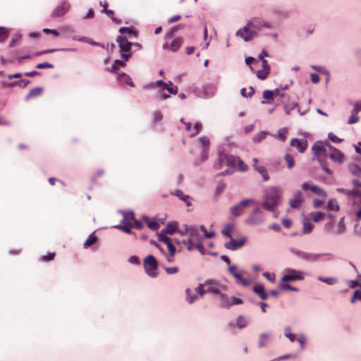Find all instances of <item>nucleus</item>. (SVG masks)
Returning a JSON list of instances; mask_svg holds the SVG:
<instances>
[{
    "label": "nucleus",
    "mask_w": 361,
    "mask_h": 361,
    "mask_svg": "<svg viewBox=\"0 0 361 361\" xmlns=\"http://www.w3.org/2000/svg\"><path fill=\"white\" fill-rule=\"evenodd\" d=\"M263 27L271 28L270 24L264 23L260 18H254L247 23L246 26L238 30L236 35L247 42L257 36V32L261 30Z\"/></svg>",
    "instance_id": "1"
},
{
    "label": "nucleus",
    "mask_w": 361,
    "mask_h": 361,
    "mask_svg": "<svg viewBox=\"0 0 361 361\" xmlns=\"http://www.w3.org/2000/svg\"><path fill=\"white\" fill-rule=\"evenodd\" d=\"M282 191L276 187H270L264 191V202L263 208L269 211H273L279 204Z\"/></svg>",
    "instance_id": "2"
},
{
    "label": "nucleus",
    "mask_w": 361,
    "mask_h": 361,
    "mask_svg": "<svg viewBox=\"0 0 361 361\" xmlns=\"http://www.w3.org/2000/svg\"><path fill=\"white\" fill-rule=\"evenodd\" d=\"M225 286L222 285L219 282L215 280L209 279L204 283H200L195 288V292L200 297H203L204 294L208 293L217 295L218 294H220L221 291L225 290Z\"/></svg>",
    "instance_id": "3"
},
{
    "label": "nucleus",
    "mask_w": 361,
    "mask_h": 361,
    "mask_svg": "<svg viewBox=\"0 0 361 361\" xmlns=\"http://www.w3.org/2000/svg\"><path fill=\"white\" fill-rule=\"evenodd\" d=\"M330 144L328 142H316L312 147V151L314 154V158L317 159L321 164L322 169L328 173L331 174V171L326 167L324 163V159L327 157V151L326 147L329 148Z\"/></svg>",
    "instance_id": "4"
},
{
    "label": "nucleus",
    "mask_w": 361,
    "mask_h": 361,
    "mask_svg": "<svg viewBox=\"0 0 361 361\" xmlns=\"http://www.w3.org/2000/svg\"><path fill=\"white\" fill-rule=\"evenodd\" d=\"M116 42H118L120 48L121 58H123L126 61H128L132 55V53L130 52V51L133 46V43L129 42L126 37L124 36H118Z\"/></svg>",
    "instance_id": "5"
},
{
    "label": "nucleus",
    "mask_w": 361,
    "mask_h": 361,
    "mask_svg": "<svg viewBox=\"0 0 361 361\" xmlns=\"http://www.w3.org/2000/svg\"><path fill=\"white\" fill-rule=\"evenodd\" d=\"M143 263L146 273L149 276L156 277L157 276V269L158 267L156 258L153 255H148L144 259Z\"/></svg>",
    "instance_id": "6"
},
{
    "label": "nucleus",
    "mask_w": 361,
    "mask_h": 361,
    "mask_svg": "<svg viewBox=\"0 0 361 361\" xmlns=\"http://www.w3.org/2000/svg\"><path fill=\"white\" fill-rule=\"evenodd\" d=\"M222 159H226V166L230 168H235L238 166L239 171H246L247 170V166L238 157H225L222 156L220 160Z\"/></svg>",
    "instance_id": "7"
},
{
    "label": "nucleus",
    "mask_w": 361,
    "mask_h": 361,
    "mask_svg": "<svg viewBox=\"0 0 361 361\" xmlns=\"http://www.w3.org/2000/svg\"><path fill=\"white\" fill-rule=\"evenodd\" d=\"M255 200L252 199H246L241 201L239 204L234 205L231 207L230 212L232 216H238L243 214L244 209L249 206L251 203H255Z\"/></svg>",
    "instance_id": "8"
},
{
    "label": "nucleus",
    "mask_w": 361,
    "mask_h": 361,
    "mask_svg": "<svg viewBox=\"0 0 361 361\" xmlns=\"http://www.w3.org/2000/svg\"><path fill=\"white\" fill-rule=\"evenodd\" d=\"M158 240L159 241L162 242L167 245L169 250L167 259L169 262H171L173 261L172 257L174 256L176 252V248L172 243L171 238L167 237L164 234H159Z\"/></svg>",
    "instance_id": "9"
},
{
    "label": "nucleus",
    "mask_w": 361,
    "mask_h": 361,
    "mask_svg": "<svg viewBox=\"0 0 361 361\" xmlns=\"http://www.w3.org/2000/svg\"><path fill=\"white\" fill-rule=\"evenodd\" d=\"M303 272L295 269H287L286 274L281 279V282H288L302 279Z\"/></svg>",
    "instance_id": "10"
},
{
    "label": "nucleus",
    "mask_w": 361,
    "mask_h": 361,
    "mask_svg": "<svg viewBox=\"0 0 361 361\" xmlns=\"http://www.w3.org/2000/svg\"><path fill=\"white\" fill-rule=\"evenodd\" d=\"M246 241V237H242L238 240L231 238L228 242L225 243V247L228 250H236L241 248L245 245Z\"/></svg>",
    "instance_id": "11"
},
{
    "label": "nucleus",
    "mask_w": 361,
    "mask_h": 361,
    "mask_svg": "<svg viewBox=\"0 0 361 361\" xmlns=\"http://www.w3.org/2000/svg\"><path fill=\"white\" fill-rule=\"evenodd\" d=\"M302 188L306 191L310 190L314 194L322 197H326L327 196L326 191L320 188L319 186L316 185H311L307 182L303 183L302 184Z\"/></svg>",
    "instance_id": "12"
},
{
    "label": "nucleus",
    "mask_w": 361,
    "mask_h": 361,
    "mask_svg": "<svg viewBox=\"0 0 361 361\" xmlns=\"http://www.w3.org/2000/svg\"><path fill=\"white\" fill-rule=\"evenodd\" d=\"M264 221L263 214L259 208H257L248 217L247 222L249 224L255 225L261 224Z\"/></svg>",
    "instance_id": "13"
},
{
    "label": "nucleus",
    "mask_w": 361,
    "mask_h": 361,
    "mask_svg": "<svg viewBox=\"0 0 361 361\" xmlns=\"http://www.w3.org/2000/svg\"><path fill=\"white\" fill-rule=\"evenodd\" d=\"M69 8L70 5L68 2H63L53 11L51 15V18H56L63 16Z\"/></svg>",
    "instance_id": "14"
},
{
    "label": "nucleus",
    "mask_w": 361,
    "mask_h": 361,
    "mask_svg": "<svg viewBox=\"0 0 361 361\" xmlns=\"http://www.w3.org/2000/svg\"><path fill=\"white\" fill-rule=\"evenodd\" d=\"M304 202L302 194L300 191H297L292 199L289 201V205L293 209H298Z\"/></svg>",
    "instance_id": "15"
},
{
    "label": "nucleus",
    "mask_w": 361,
    "mask_h": 361,
    "mask_svg": "<svg viewBox=\"0 0 361 361\" xmlns=\"http://www.w3.org/2000/svg\"><path fill=\"white\" fill-rule=\"evenodd\" d=\"M199 142L202 147V161L207 159V152L209 148L210 142L208 137L202 136L199 138Z\"/></svg>",
    "instance_id": "16"
},
{
    "label": "nucleus",
    "mask_w": 361,
    "mask_h": 361,
    "mask_svg": "<svg viewBox=\"0 0 361 361\" xmlns=\"http://www.w3.org/2000/svg\"><path fill=\"white\" fill-rule=\"evenodd\" d=\"M290 145L296 147L299 152L303 153L307 147V142L305 140L293 138L290 142Z\"/></svg>",
    "instance_id": "17"
},
{
    "label": "nucleus",
    "mask_w": 361,
    "mask_h": 361,
    "mask_svg": "<svg viewBox=\"0 0 361 361\" xmlns=\"http://www.w3.org/2000/svg\"><path fill=\"white\" fill-rule=\"evenodd\" d=\"M329 149L331 150V153L329 157L333 161H337L340 164L343 162L344 154L341 151L334 148L332 146H329Z\"/></svg>",
    "instance_id": "18"
},
{
    "label": "nucleus",
    "mask_w": 361,
    "mask_h": 361,
    "mask_svg": "<svg viewBox=\"0 0 361 361\" xmlns=\"http://www.w3.org/2000/svg\"><path fill=\"white\" fill-rule=\"evenodd\" d=\"M222 156L233 157V155L227 154H225L224 152H219V154H218V157H217V159L215 161L214 164V168L216 170H221V169H222V168H223V166L224 165L226 166V159H222V160H220L221 157Z\"/></svg>",
    "instance_id": "19"
},
{
    "label": "nucleus",
    "mask_w": 361,
    "mask_h": 361,
    "mask_svg": "<svg viewBox=\"0 0 361 361\" xmlns=\"http://www.w3.org/2000/svg\"><path fill=\"white\" fill-rule=\"evenodd\" d=\"M219 298V306L222 308H229L231 307V298H228L223 291L217 295Z\"/></svg>",
    "instance_id": "20"
},
{
    "label": "nucleus",
    "mask_w": 361,
    "mask_h": 361,
    "mask_svg": "<svg viewBox=\"0 0 361 361\" xmlns=\"http://www.w3.org/2000/svg\"><path fill=\"white\" fill-rule=\"evenodd\" d=\"M252 290L256 294H257L259 296V298L262 300H265L267 299V294L266 293L264 288L262 284L255 285L253 287Z\"/></svg>",
    "instance_id": "21"
},
{
    "label": "nucleus",
    "mask_w": 361,
    "mask_h": 361,
    "mask_svg": "<svg viewBox=\"0 0 361 361\" xmlns=\"http://www.w3.org/2000/svg\"><path fill=\"white\" fill-rule=\"evenodd\" d=\"M118 80L119 82H121V84H126L130 87H134V84H133L130 77L124 73L118 74Z\"/></svg>",
    "instance_id": "22"
},
{
    "label": "nucleus",
    "mask_w": 361,
    "mask_h": 361,
    "mask_svg": "<svg viewBox=\"0 0 361 361\" xmlns=\"http://www.w3.org/2000/svg\"><path fill=\"white\" fill-rule=\"evenodd\" d=\"M43 92L42 87H35L30 90L29 93L26 96V99L28 100L32 98L39 97Z\"/></svg>",
    "instance_id": "23"
},
{
    "label": "nucleus",
    "mask_w": 361,
    "mask_h": 361,
    "mask_svg": "<svg viewBox=\"0 0 361 361\" xmlns=\"http://www.w3.org/2000/svg\"><path fill=\"white\" fill-rule=\"evenodd\" d=\"M178 224L177 222H171L169 223L166 227L163 230V232L165 233H168L172 235L176 230L178 228Z\"/></svg>",
    "instance_id": "24"
},
{
    "label": "nucleus",
    "mask_w": 361,
    "mask_h": 361,
    "mask_svg": "<svg viewBox=\"0 0 361 361\" xmlns=\"http://www.w3.org/2000/svg\"><path fill=\"white\" fill-rule=\"evenodd\" d=\"M234 228V225L232 224H226L221 231V233L229 238H232V232H233V230Z\"/></svg>",
    "instance_id": "25"
},
{
    "label": "nucleus",
    "mask_w": 361,
    "mask_h": 361,
    "mask_svg": "<svg viewBox=\"0 0 361 361\" xmlns=\"http://www.w3.org/2000/svg\"><path fill=\"white\" fill-rule=\"evenodd\" d=\"M172 194L176 195V196H177L178 197H179L183 201H184L188 207L191 205V203L189 201L190 197L188 195H184L181 190H176Z\"/></svg>",
    "instance_id": "26"
},
{
    "label": "nucleus",
    "mask_w": 361,
    "mask_h": 361,
    "mask_svg": "<svg viewBox=\"0 0 361 361\" xmlns=\"http://www.w3.org/2000/svg\"><path fill=\"white\" fill-rule=\"evenodd\" d=\"M183 39L180 37L175 38L170 44V49L172 51H176L181 46Z\"/></svg>",
    "instance_id": "27"
},
{
    "label": "nucleus",
    "mask_w": 361,
    "mask_h": 361,
    "mask_svg": "<svg viewBox=\"0 0 361 361\" xmlns=\"http://www.w3.org/2000/svg\"><path fill=\"white\" fill-rule=\"evenodd\" d=\"M135 219L134 213L133 212H127L123 214V219L122 221V224H128L129 221L133 224Z\"/></svg>",
    "instance_id": "28"
},
{
    "label": "nucleus",
    "mask_w": 361,
    "mask_h": 361,
    "mask_svg": "<svg viewBox=\"0 0 361 361\" xmlns=\"http://www.w3.org/2000/svg\"><path fill=\"white\" fill-rule=\"evenodd\" d=\"M302 226V233L304 234H307L312 232L313 225L307 219L303 220Z\"/></svg>",
    "instance_id": "29"
},
{
    "label": "nucleus",
    "mask_w": 361,
    "mask_h": 361,
    "mask_svg": "<svg viewBox=\"0 0 361 361\" xmlns=\"http://www.w3.org/2000/svg\"><path fill=\"white\" fill-rule=\"evenodd\" d=\"M284 159L287 164V167L288 169H292L295 166V160H294V157L292 154H289V153H286L284 156Z\"/></svg>",
    "instance_id": "30"
},
{
    "label": "nucleus",
    "mask_w": 361,
    "mask_h": 361,
    "mask_svg": "<svg viewBox=\"0 0 361 361\" xmlns=\"http://www.w3.org/2000/svg\"><path fill=\"white\" fill-rule=\"evenodd\" d=\"M255 170L262 176L264 181H267L269 179V174L263 166L256 167Z\"/></svg>",
    "instance_id": "31"
},
{
    "label": "nucleus",
    "mask_w": 361,
    "mask_h": 361,
    "mask_svg": "<svg viewBox=\"0 0 361 361\" xmlns=\"http://www.w3.org/2000/svg\"><path fill=\"white\" fill-rule=\"evenodd\" d=\"M321 255L319 254H314V253H307V252H302L301 255V257L307 260L310 261H315L317 260Z\"/></svg>",
    "instance_id": "32"
},
{
    "label": "nucleus",
    "mask_w": 361,
    "mask_h": 361,
    "mask_svg": "<svg viewBox=\"0 0 361 361\" xmlns=\"http://www.w3.org/2000/svg\"><path fill=\"white\" fill-rule=\"evenodd\" d=\"M270 73V68H262L257 72V76L260 80H265Z\"/></svg>",
    "instance_id": "33"
},
{
    "label": "nucleus",
    "mask_w": 361,
    "mask_h": 361,
    "mask_svg": "<svg viewBox=\"0 0 361 361\" xmlns=\"http://www.w3.org/2000/svg\"><path fill=\"white\" fill-rule=\"evenodd\" d=\"M97 240V237L94 235V234H91L89 235L88 238L85 241L84 243V247L87 248L90 245H93L94 243H96Z\"/></svg>",
    "instance_id": "34"
},
{
    "label": "nucleus",
    "mask_w": 361,
    "mask_h": 361,
    "mask_svg": "<svg viewBox=\"0 0 361 361\" xmlns=\"http://www.w3.org/2000/svg\"><path fill=\"white\" fill-rule=\"evenodd\" d=\"M269 337H270V336L267 334H262L259 338L258 346L259 348H262V347L265 346Z\"/></svg>",
    "instance_id": "35"
},
{
    "label": "nucleus",
    "mask_w": 361,
    "mask_h": 361,
    "mask_svg": "<svg viewBox=\"0 0 361 361\" xmlns=\"http://www.w3.org/2000/svg\"><path fill=\"white\" fill-rule=\"evenodd\" d=\"M326 209L328 210H333V211H338L339 210V206L338 204V202L336 200L331 199L329 200Z\"/></svg>",
    "instance_id": "36"
},
{
    "label": "nucleus",
    "mask_w": 361,
    "mask_h": 361,
    "mask_svg": "<svg viewBox=\"0 0 361 361\" xmlns=\"http://www.w3.org/2000/svg\"><path fill=\"white\" fill-rule=\"evenodd\" d=\"M238 283H240L243 286H247L250 285V281L248 279H243L240 273H238L234 276Z\"/></svg>",
    "instance_id": "37"
},
{
    "label": "nucleus",
    "mask_w": 361,
    "mask_h": 361,
    "mask_svg": "<svg viewBox=\"0 0 361 361\" xmlns=\"http://www.w3.org/2000/svg\"><path fill=\"white\" fill-rule=\"evenodd\" d=\"M119 32L121 33V34H128L129 35L133 36L134 37H137L136 32L135 30H133L132 28L128 27H121L119 29Z\"/></svg>",
    "instance_id": "38"
},
{
    "label": "nucleus",
    "mask_w": 361,
    "mask_h": 361,
    "mask_svg": "<svg viewBox=\"0 0 361 361\" xmlns=\"http://www.w3.org/2000/svg\"><path fill=\"white\" fill-rule=\"evenodd\" d=\"M144 220L147 223V226L152 231H156L159 228V224L156 221H150L148 218H145Z\"/></svg>",
    "instance_id": "39"
},
{
    "label": "nucleus",
    "mask_w": 361,
    "mask_h": 361,
    "mask_svg": "<svg viewBox=\"0 0 361 361\" xmlns=\"http://www.w3.org/2000/svg\"><path fill=\"white\" fill-rule=\"evenodd\" d=\"M126 66L125 62L123 61L116 59L114 61L113 65L111 66V69L109 70L111 72L116 73L118 67H123Z\"/></svg>",
    "instance_id": "40"
},
{
    "label": "nucleus",
    "mask_w": 361,
    "mask_h": 361,
    "mask_svg": "<svg viewBox=\"0 0 361 361\" xmlns=\"http://www.w3.org/2000/svg\"><path fill=\"white\" fill-rule=\"evenodd\" d=\"M311 216H312V220L314 222H318L324 219L325 214L324 213H322V212H317L314 213H312Z\"/></svg>",
    "instance_id": "41"
},
{
    "label": "nucleus",
    "mask_w": 361,
    "mask_h": 361,
    "mask_svg": "<svg viewBox=\"0 0 361 361\" xmlns=\"http://www.w3.org/2000/svg\"><path fill=\"white\" fill-rule=\"evenodd\" d=\"M8 37V31L4 27H0V42H4Z\"/></svg>",
    "instance_id": "42"
},
{
    "label": "nucleus",
    "mask_w": 361,
    "mask_h": 361,
    "mask_svg": "<svg viewBox=\"0 0 361 361\" xmlns=\"http://www.w3.org/2000/svg\"><path fill=\"white\" fill-rule=\"evenodd\" d=\"M279 288L283 290H290L295 292L299 291V289L298 288L291 286L290 285L285 283L284 282H282L281 283L279 284Z\"/></svg>",
    "instance_id": "43"
},
{
    "label": "nucleus",
    "mask_w": 361,
    "mask_h": 361,
    "mask_svg": "<svg viewBox=\"0 0 361 361\" xmlns=\"http://www.w3.org/2000/svg\"><path fill=\"white\" fill-rule=\"evenodd\" d=\"M191 290L190 288H187L185 290V293L187 295V300L190 304L193 303L195 300H197L198 297L197 295H190Z\"/></svg>",
    "instance_id": "44"
},
{
    "label": "nucleus",
    "mask_w": 361,
    "mask_h": 361,
    "mask_svg": "<svg viewBox=\"0 0 361 361\" xmlns=\"http://www.w3.org/2000/svg\"><path fill=\"white\" fill-rule=\"evenodd\" d=\"M236 325L240 328V329H242V328H244L247 325V322H246V320L245 319V317L242 315H240L238 317L237 319H236Z\"/></svg>",
    "instance_id": "45"
},
{
    "label": "nucleus",
    "mask_w": 361,
    "mask_h": 361,
    "mask_svg": "<svg viewBox=\"0 0 361 361\" xmlns=\"http://www.w3.org/2000/svg\"><path fill=\"white\" fill-rule=\"evenodd\" d=\"M123 226H120L118 228H119L121 230H122L123 232L126 233H131V228L133 227V224L131 222H128V224H123Z\"/></svg>",
    "instance_id": "46"
},
{
    "label": "nucleus",
    "mask_w": 361,
    "mask_h": 361,
    "mask_svg": "<svg viewBox=\"0 0 361 361\" xmlns=\"http://www.w3.org/2000/svg\"><path fill=\"white\" fill-rule=\"evenodd\" d=\"M350 172L355 175V176H361V169L357 166V165H352L350 166Z\"/></svg>",
    "instance_id": "47"
},
{
    "label": "nucleus",
    "mask_w": 361,
    "mask_h": 361,
    "mask_svg": "<svg viewBox=\"0 0 361 361\" xmlns=\"http://www.w3.org/2000/svg\"><path fill=\"white\" fill-rule=\"evenodd\" d=\"M340 192H342L348 195H350V196H357L358 195H360V190H345V189H339L338 190Z\"/></svg>",
    "instance_id": "48"
},
{
    "label": "nucleus",
    "mask_w": 361,
    "mask_h": 361,
    "mask_svg": "<svg viewBox=\"0 0 361 361\" xmlns=\"http://www.w3.org/2000/svg\"><path fill=\"white\" fill-rule=\"evenodd\" d=\"M164 90H167L169 93L176 94L178 92V87L176 86H173L171 82H169V85H167L166 87Z\"/></svg>",
    "instance_id": "49"
},
{
    "label": "nucleus",
    "mask_w": 361,
    "mask_h": 361,
    "mask_svg": "<svg viewBox=\"0 0 361 361\" xmlns=\"http://www.w3.org/2000/svg\"><path fill=\"white\" fill-rule=\"evenodd\" d=\"M357 300H361V288L356 290L350 300L352 303H355Z\"/></svg>",
    "instance_id": "50"
},
{
    "label": "nucleus",
    "mask_w": 361,
    "mask_h": 361,
    "mask_svg": "<svg viewBox=\"0 0 361 361\" xmlns=\"http://www.w3.org/2000/svg\"><path fill=\"white\" fill-rule=\"evenodd\" d=\"M162 117H163V116L160 111H157L154 112L153 117H152L153 122L154 123L159 122L160 121H161Z\"/></svg>",
    "instance_id": "51"
},
{
    "label": "nucleus",
    "mask_w": 361,
    "mask_h": 361,
    "mask_svg": "<svg viewBox=\"0 0 361 361\" xmlns=\"http://www.w3.org/2000/svg\"><path fill=\"white\" fill-rule=\"evenodd\" d=\"M285 335H286V337H288L289 338V340L291 342H293L295 341V335L292 334V333H290V327H286L285 329Z\"/></svg>",
    "instance_id": "52"
},
{
    "label": "nucleus",
    "mask_w": 361,
    "mask_h": 361,
    "mask_svg": "<svg viewBox=\"0 0 361 361\" xmlns=\"http://www.w3.org/2000/svg\"><path fill=\"white\" fill-rule=\"evenodd\" d=\"M36 68H39V69H42V68H54V65L51 64V63H49L48 62H44V63H38L36 65Z\"/></svg>",
    "instance_id": "53"
},
{
    "label": "nucleus",
    "mask_w": 361,
    "mask_h": 361,
    "mask_svg": "<svg viewBox=\"0 0 361 361\" xmlns=\"http://www.w3.org/2000/svg\"><path fill=\"white\" fill-rule=\"evenodd\" d=\"M287 137V130L282 129L279 132L278 139L282 142H284Z\"/></svg>",
    "instance_id": "54"
},
{
    "label": "nucleus",
    "mask_w": 361,
    "mask_h": 361,
    "mask_svg": "<svg viewBox=\"0 0 361 361\" xmlns=\"http://www.w3.org/2000/svg\"><path fill=\"white\" fill-rule=\"evenodd\" d=\"M274 93L272 92L271 90H267L263 92V98L264 99L271 100L274 99Z\"/></svg>",
    "instance_id": "55"
},
{
    "label": "nucleus",
    "mask_w": 361,
    "mask_h": 361,
    "mask_svg": "<svg viewBox=\"0 0 361 361\" xmlns=\"http://www.w3.org/2000/svg\"><path fill=\"white\" fill-rule=\"evenodd\" d=\"M55 257V253L54 252H49L46 255L42 256V259L44 262H49L54 260Z\"/></svg>",
    "instance_id": "56"
},
{
    "label": "nucleus",
    "mask_w": 361,
    "mask_h": 361,
    "mask_svg": "<svg viewBox=\"0 0 361 361\" xmlns=\"http://www.w3.org/2000/svg\"><path fill=\"white\" fill-rule=\"evenodd\" d=\"M319 281L325 282L329 285H333L336 283L337 280L335 278H319Z\"/></svg>",
    "instance_id": "57"
},
{
    "label": "nucleus",
    "mask_w": 361,
    "mask_h": 361,
    "mask_svg": "<svg viewBox=\"0 0 361 361\" xmlns=\"http://www.w3.org/2000/svg\"><path fill=\"white\" fill-rule=\"evenodd\" d=\"M202 129V124L200 123H196L194 128H192V136L196 135Z\"/></svg>",
    "instance_id": "58"
},
{
    "label": "nucleus",
    "mask_w": 361,
    "mask_h": 361,
    "mask_svg": "<svg viewBox=\"0 0 361 361\" xmlns=\"http://www.w3.org/2000/svg\"><path fill=\"white\" fill-rule=\"evenodd\" d=\"M42 31L45 34H52L55 37H58L59 35V32L55 29L44 28Z\"/></svg>",
    "instance_id": "59"
},
{
    "label": "nucleus",
    "mask_w": 361,
    "mask_h": 361,
    "mask_svg": "<svg viewBox=\"0 0 361 361\" xmlns=\"http://www.w3.org/2000/svg\"><path fill=\"white\" fill-rule=\"evenodd\" d=\"M360 117L357 114H352L348 120V124H354L359 121Z\"/></svg>",
    "instance_id": "60"
},
{
    "label": "nucleus",
    "mask_w": 361,
    "mask_h": 361,
    "mask_svg": "<svg viewBox=\"0 0 361 361\" xmlns=\"http://www.w3.org/2000/svg\"><path fill=\"white\" fill-rule=\"evenodd\" d=\"M344 218H342L338 224V233L339 234L343 233L345 231V225L343 222Z\"/></svg>",
    "instance_id": "61"
},
{
    "label": "nucleus",
    "mask_w": 361,
    "mask_h": 361,
    "mask_svg": "<svg viewBox=\"0 0 361 361\" xmlns=\"http://www.w3.org/2000/svg\"><path fill=\"white\" fill-rule=\"evenodd\" d=\"M329 138L334 142L339 143L342 141L341 139L338 137L336 135H334L333 133H330L329 134Z\"/></svg>",
    "instance_id": "62"
},
{
    "label": "nucleus",
    "mask_w": 361,
    "mask_h": 361,
    "mask_svg": "<svg viewBox=\"0 0 361 361\" xmlns=\"http://www.w3.org/2000/svg\"><path fill=\"white\" fill-rule=\"evenodd\" d=\"M360 111H361V102H358L355 104L354 108H353L351 114H357Z\"/></svg>",
    "instance_id": "63"
},
{
    "label": "nucleus",
    "mask_w": 361,
    "mask_h": 361,
    "mask_svg": "<svg viewBox=\"0 0 361 361\" xmlns=\"http://www.w3.org/2000/svg\"><path fill=\"white\" fill-rule=\"evenodd\" d=\"M165 271L168 274H174L178 271V268L176 267H166L165 268Z\"/></svg>",
    "instance_id": "64"
}]
</instances>
